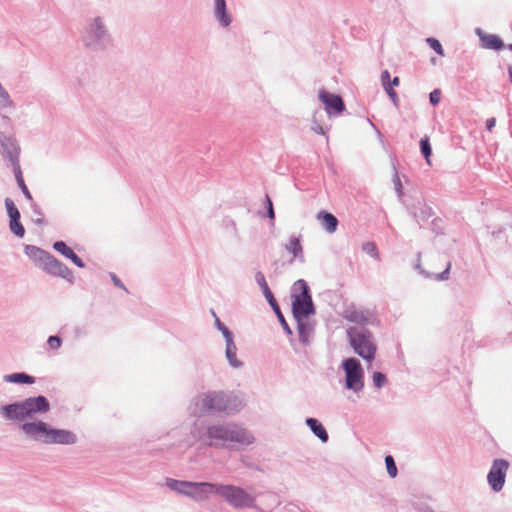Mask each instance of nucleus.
Here are the masks:
<instances>
[{
	"instance_id": "9d476101",
	"label": "nucleus",
	"mask_w": 512,
	"mask_h": 512,
	"mask_svg": "<svg viewBox=\"0 0 512 512\" xmlns=\"http://www.w3.org/2000/svg\"><path fill=\"white\" fill-rule=\"evenodd\" d=\"M0 146L1 153L4 160L8 161L13 171L16 169H20V153L21 147L17 141V139L13 136L6 135L4 133L0 134Z\"/></svg>"
},
{
	"instance_id": "a211bd4d",
	"label": "nucleus",
	"mask_w": 512,
	"mask_h": 512,
	"mask_svg": "<svg viewBox=\"0 0 512 512\" xmlns=\"http://www.w3.org/2000/svg\"><path fill=\"white\" fill-rule=\"evenodd\" d=\"M53 248L58 252L60 253L61 255H63L64 257L70 259L77 267L79 268H84L85 267V264L84 262L82 261V259H80L76 254L75 252L67 246V244L64 242V241H56L54 244H53Z\"/></svg>"
},
{
	"instance_id": "bb28decb",
	"label": "nucleus",
	"mask_w": 512,
	"mask_h": 512,
	"mask_svg": "<svg viewBox=\"0 0 512 512\" xmlns=\"http://www.w3.org/2000/svg\"><path fill=\"white\" fill-rule=\"evenodd\" d=\"M189 481L166 478L165 485L171 490L185 496Z\"/></svg>"
},
{
	"instance_id": "f03ea898",
	"label": "nucleus",
	"mask_w": 512,
	"mask_h": 512,
	"mask_svg": "<svg viewBox=\"0 0 512 512\" xmlns=\"http://www.w3.org/2000/svg\"><path fill=\"white\" fill-rule=\"evenodd\" d=\"M245 406L243 397L234 392L208 390L194 396L188 406L192 416L203 417L216 414L234 415Z\"/></svg>"
},
{
	"instance_id": "7c9ffc66",
	"label": "nucleus",
	"mask_w": 512,
	"mask_h": 512,
	"mask_svg": "<svg viewBox=\"0 0 512 512\" xmlns=\"http://www.w3.org/2000/svg\"><path fill=\"white\" fill-rule=\"evenodd\" d=\"M362 250L366 254L373 257L374 259H376L378 261L380 260V254H379L378 248L374 242H372V241L364 242L362 244Z\"/></svg>"
},
{
	"instance_id": "a19ab883",
	"label": "nucleus",
	"mask_w": 512,
	"mask_h": 512,
	"mask_svg": "<svg viewBox=\"0 0 512 512\" xmlns=\"http://www.w3.org/2000/svg\"><path fill=\"white\" fill-rule=\"evenodd\" d=\"M266 208H267V216L271 221L275 219V212L273 208V203L268 195L265 198Z\"/></svg>"
},
{
	"instance_id": "603ef678",
	"label": "nucleus",
	"mask_w": 512,
	"mask_h": 512,
	"mask_svg": "<svg viewBox=\"0 0 512 512\" xmlns=\"http://www.w3.org/2000/svg\"><path fill=\"white\" fill-rule=\"evenodd\" d=\"M418 261H417V264L415 265V269L419 270L421 273H425L422 269H421V264H420V257H421V253L419 252L418 255Z\"/></svg>"
},
{
	"instance_id": "c756f323",
	"label": "nucleus",
	"mask_w": 512,
	"mask_h": 512,
	"mask_svg": "<svg viewBox=\"0 0 512 512\" xmlns=\"http://www.w3.org/2000/svg\"><path fill=\"white\" fill-rule=\"evenodd\" d=\"M269 305L272 307L273 311L275 312V314H276V316H277V318H278V320H279L283 330L286 332V334L287 335H292L293 332H292L290 326L288 325V323L286 322V320H285V318H284V316H283V314H282V312L280 310V307H279L277 301H275V303L269 304Z\"/></svg>"
},
{
	"instance_id": "473e14b6",
	"label": "nucleus",
	"mask_w": 512,
	"mask_h": 512,
	"mask_svg": "<svg viewBox=\"0 0 512 512\" xmlns=\"http://www.w3.org/2000/svg\"><path fill=\"white\" fill-rule=\"evenodd\" d=\"M10 230L18 237L22 238L25 234V229L20 222V218L10 219Z\"/></svg>"
},
{
	"instance_id": "2f4dec72",
	"label": "nucleus",
	"mask_w": 512,
	"mask_h": 512,
	"mask_svg": "<svg viewBox=\"0 0 512 512\" xmlns=\"http://www.w3.org/2000/svg\"><path fill=\"white\" fill-rule=\"evenodd\" d=\"M420 150L423 156L425 157V160L428 164H430V156L432 154V148L430 145L429 138L427 136L423 137L420 140Z\"/></svg>"
},
{
	"instance_id": "ddd939ff",
	"label": "nucleus",
	"mask_w": 512,
	"mask_h": 512,
	"mask_svg": "<svg viewBox=\"0 0 512 512\" xmlns=\"http://www.w3.org/2000/svg\"><path fill=\"white\" fill-rule=\"evenodd\" d=\"M40 266L50 275L61 277L70 282L73 281L74 276L72 271L50 253L45 256Z\"/></svg>"
},
{
	"instance_id": "37998d69",
	"label": "nucleus",
	"mask_w": 512,
	"mask_h": 512,
	"mask_svg": "<svg viewBox=\"0 0 512 512\" xmlns=\"http://www.w3.org/2000/svg\"><path fill=\"white\" fill-rule=\"evenodd\" d=\"M450 268H451V263L449 262L447 264L446 269L443 272L435 275V279L438 280V281H445V280H447L449 278Z\"/></svg>"
},
{
	"instance_id": "5701e85b",
	"label": "nucleus",
	"mask_w": 512,
	"mask_h": 512,
	"mask_svg": "<svg viewBox=\"0 0 512 512\" xmlns=\"http://www.w3.org/2000/svg\"><path fill=\"white\" fill-rule=\"evenodd\" d=\"M225 346V357L229 365L234 369L241 368L243 366V362L237 358V346L235 342L225 343Z\"/></svg>"
},
{
	"instance_id": "49530a36",
	"label": "nucleus",
	"mask_w": 512,
	"mask_h": 512,
	"mask_svg": "<svg viewBox=\"0 0 512 512\" xmlns=\"http://www.w3.org/2000/svg\"><path fill=\"white\" fill-rule=\"evenodd\" d=\"M390 81H391L390 73L388 72V70H384L381 73V83H382V86L391 85Z\"/></svg>"
},
{
	"instance_id": "b1692460",
	"label": "nucleus",
	"mask_w": 512,
	"mask_h": 512,
	"mask_svg": "<svg viewBox=\"0 0 512 512\" xmlns=\"http://www.w3.org/2000/svg\"><path fill=\"white\" fill-rule=\"evenodd\" d=\"M3 380L7 383H16V384H33L35 383V378L30 376L24 372H17L12 374H6L3 377Z\"/></svg>"
},
{
	"instance_id": "13d9d810",
	"label": "nucleus",
	"mask_w": 512,
	"mask_h": 512,
	"mask_svg": "<svg viewBox=\"0 0 512 512\" xmlns=\"http://www.w3.org/2000/svg\"><path fill=\"white\" fill-rule=\"evenodd\" d=\"M508 48L512 51V44H510V45L508 46Z\"/></svg>"
},
{
	"instance_id": "cd10ccee",
	"label": "nucleus",
	"mask_w": 512,
	"mask_h": 512,
	"mask_svg": "<svg viewBox=\"0 0 512 512\" xmlns=\"http://www.w3.org/2000/svg\"><path fill=\"white\" fill-rule=\"evenodd\" d=\"M25 253L29 258L33 259L34 261L38 262L39 264L42 263V261L45 259V256H47V254H48V252H46L34 245H26Z\"/></svg>"
},
{
	"instance_id": "72a5a7b5",
	"label": "nucleus",
	"mask_w": 512,
	"mask_h": 512,
	"mask_svg": "<svg viewBox=\"0 0 512 512\" xmlns=\"http://www.w3.org/2000/svg\"><path fill=\"white\" fill-rule=\"evenodd\" d=\"M5 206L10 219L20 218V212L10 198L5 199Z\"/></svg>"
},
{
	"instance_id": "a18cd8bd",
	"label": "nucleus",
	"mask_w": 512,
	"mask_h": 512,
	"mask_svg": "<svg viewBox=\"0 0 512 512\" xmlns=\"http://www.w3.org/2000/svg\"><path fill=\"white\" fill-rule=\"evenodd\" d=\"M311 129L317 133V134H321V135H324L325 134V130L324 128L316 121V119L314 118L313 122H312V126H311Z\"/></svg>"
},
{
	"instance_id": "f3484780",
	"label": "nucleus",
	"mask_w": 512,
	"mask_h": 512,
	"mask_svg": "<svg viewBox=\"0 0 512 512\" xmlns=\"http://www.w3.org/2000/svg\"><path fill=\"white\" fill-rule=\"evenodd\" d=\"M476 32L480 38L481 46L483 48L496 51L504 48V43L498 35L483 33L481 29H477Z\"/></svg>"
},
{
	"instance_id": "4d7b16f0",
	"label": "nucleus",
	"mask_w": 512,
	"mask_h": 512,
	"mask_svg": "<svg viewBox=\"0 0 512 512\" xmlns=\"http://www.w3.org/2000/svg\"><path fill=\"white\" fill-rule=\"evenodd\" d=\"M508 72H509V80H510V82H512V67L511 66H509Z\"/></svg>"
},
{
	"instance_id": "f257e3e1",
	"label": "nucleus",
	"mask_w": 512,
	"mask_h": 512,
	"mask_svg": "<svg viewBox=\"0 0 512 512\" xmlns=\"http://www.w3.org/2000/svg\"><path fill=\"white\" fill-rule=\"evenodd\" d=\"M192 434L202 445L216 449H233L235 445L245 448L255 442L252 432L235 422L208 424L193 430Z\"/></svg>"
},
{
	"instance_id": "6e6d98bb",
	"label": "nucleus",
	"mask_w": 512,
	"mask_h": 512,
	"mask_svg": "<svg viewBox=\"0 0 512 512\" xmlns=\"http://www.w3.org/2000/svg\"><path fill=\"white\" fill-rule=\"evenodd\" d=\"M241 461H242V463H243L246 467H249V468H251V467H252V466L250 465V462H247V461L245 460V458H244V457L241 459Z\"/></svg>"
},
{
	"instance_id": "39448f33",
	"label": "nucleus",
	"mask_w": 512,
	"mask_h": 512,
	"mask_svg": "<svg viewBox=\"0 0 512 512\" xmlns=\"http://www.w3.org/2000/svg\"><path fill=\"white\" fill-rule=\"evenodd\" d=\"M50 408L48 399L39 395L2 405L0 415L7 421L18 422L21 425L26 422V419H33L39 414L49 412Z\"/></svg>"
},
{
	"instance_id": "09e8293b",
	"label": "nucleus",
	"mask_w": 512,
	"mask_h": 512,
	"mask_svg": "<svg viewBox=\"0 0 512 512\" xmlns=\"http://www.w3.org/2000/svg\"><path fill=\"white\" fill-rule=\"evenodd\" d=\"M213 316L215 317V326L221 332L227 328L225 324H223L220 319L217 317L216 313L212 311Z\"/></svg>"
},
{
	"instance_id": "6e6552de",
	"label": "nucleus",
	"mask_w": 512,
	"mask_h": 512,
	"mask_svg": "<svg viewBox=\"0 0 512 512\" xmlns=\"http://www.w3.org/2000/svg\"><path fill=\"white\" fill-rule=\"evenodd\" d=\"M293 291L300 292L292 295V313L295 320L307 319L310 315H314L315 306L307 282L303 279L297 280L293 284Z\"/></svg>"
},
{
	"instance_id": "6ab92c4d",
	"label": "nucleus",
	"mask_w": 512,
	"mask_h": 512,
	"mask_svg": "<svg viewBox=\"0 0 512 512\" xmlns=\"http://www.w3.org/2000/svg\"><path fill=\"white\" fill-rule=\"evenodd\" d=\"M296 322L299 341L303 345H309L314 334V326L308 321V319L296 320Z\"/></svg>"
},
{
	"instance_id": "20e7f679",
	"label": "nucleus",
	"mask_w": 512,
	"mask_h": 512,
	"mask_svg": "<svg viewBox=\"0 0 512 512\" xmlns=\"http://www.w3.org/2000/svg\"><path fill=\"white\" fill-rule=\"evenodd\" d=\"M19 430L24 434L26 439L46 445H72L77 442V436L73 432L53 428L48 423L41 420L25 422L19 425Z\"/></svg>"
},
{
	"instance_id": "4c0bfd02",
	"label": "nucleus",
	"mask_w": 512,
	"mask_h": 512,
	"mask_svg": "<svg viewBox=\"0 0 512 512\" xmlns=\"http://www.w3.org/2000/svg\"><path fill=\"white\" fill-rule=\"evenodd\" d=\"M372 379L374 386L378 389L382 388L387 380L385 374H383L382 372H374Z\"/></svg>"
},
{
	"instance_id": "3c124183",
	"label": "nucleus",
	"mask_w": 512,
	"mask_h": 512,
	"mask_svg": "<svg viewBox=\"0 0 512 512\" xmlns=\"http://www.w3.org/2000/svg\"><path fill=\"white\" fill-rule=\"evenodd\" d=\"M495 124H496V119L495 118H489L486 120V128L488 131H491L494 127H495Z\"/></svg>"
},
{
	"instance_id": "423d86ee",
	"label": "nucleus",
	"mask_w": 512,
	"mask_h": 512,
	"mask_svg": "<svg viewBox=\"0 0 512 512\" xmlns=\"http://www.w3.org/2000/svg\"><path fill=\"white\" fill-rule=\"evenodd\" d=\"M215 494L233 509L255 508L256 497L241 486L215 483Z\"/></svg>"
},
{
	"instance_id": "393cba45",
	"label": "nucleus",
	"mask_w": 512,
	"mask_h": 512,
	"mask_svg": "<svg viewBox=\"0 0 512 512\" xmlns=\"http://www.w3.org/2000/svg\"><path fill=\"white\" fill-rule=\"evenodd\" d=\"M255 281L261 288L262 293H263L264 297L266 298V300L268 301V303L269 304L275 303L276 299L266 282L264 274L261 271L256 272Z\"/></svg>"
},
{
	"instance_id": "f704fd0d",
	"label": "nucleus",
	"mask_w": 512,
	"mask_h": 512,
	"mask_svg": "<svg viewBox=\"0 0 512 512\" xmlns=\"http://www.w3.org/2000/svg\"><path fill=\"white\" fill-rule=\"evenodd\" d=\"M385 464H386V469H387L388 475L391 478L396 477V475H397V467H396L395 461H394V459H393V457L391 455H387L385 457Z\"/></svg>"
},
{
	"instance_id": "aec40b11",
	"label": "nucleus",
	"mask_w": 512,
	"mask_h": 512,
	"mask_svg": "<svg viewBox=\"0 0 512 512\" xmlns=\"http://www.w3.org/2000/svg\"><path fill=\"white\" fill-rule=\"evenodd\" d=\"M321 226L330 234L334 233L338 226V219L327 211H320L316 216Z\"/></svg>"
},
{
	"instance_id": "58836bf2",
	"label": "nucleus",
	"mask_w": 512,
	"mask_h": 512,
	"mask_svg": "<svg viewBox=\"0 0 512 512\" xmlns=\"http://www.w3.org/2000/svg\"><path fill=\"white\" fill-rule=\"evenodd\" d=\"M47 344L49 345V347L51 349L57 350L60 348V346L62 344V340L59 336H50L47 339Z\"/></svg>"
},
{
	"instance_id": "1a4fd4ad",
	"label": "nucleus",
	"mask_w": 512,
	"mask_h": 512,
	"mask_svg": "<svg viewBox=\"0 0 512 512\" xmlns=\"http://www.w3.org/2000/svg\"><path fill=\"white\" fill-rule=\"evenodd\" d=\"M347 389L360 392L364 387V372L361 363L356 358H348L343 362Z\"/></svg>"
},
{
	"instance_id": "5fc2aeb1",
	"label": "nucleus",
	"mask_w": 512,
	"mask_h": 512,
	"mask_svg": "<svg viewBox=\"0 0 512 512\" xmlns=\"http://www.w3.org/2000/svg\"><path fill=\"white\" fill-rule=\"evenodd\" d=\"M385 92L389 96V93L396 92L391 85H385L383 86Z\"/></svg>"
},
{
	"instance_id": "412c9836",
	"label": "nucleus",
	"mask_w": 512,
	"mask_h": 512,
	"mask_svg": "<svg viewBox=\"0 0 512 512\" xmlns=\"http://www.w3.org/2000/svg\"><path fill=\"white\" fill-rule=\"evenodd\" d=\"M305 423L321 442L326 443L329 440L328 432L316 418H306Z\"/></svg>"
},
{
	"instance_id": "2eb2a0df",
	"label": "nucleus",
	"mask_w": 512,
	"mask_h": 512,
	"mask_svg": "<svg viewBox=\"0 0 512 512\" xmlns=\"http://www.w3.org/2000/svg\"><path fill=\"white\" fill-rule=\"evenodd\" d=\"M213 15L222 28H228L233 21L232 15L228 12L226 0H214Z\"/></svg>"
},
{
	"instance_id": "79ce46f5",
	"label": "nucleus",
	"mask_w": 512,
	"mask_h": 512,
	"mask_svg": "<svg viewBox=\"0 0 512 512\" xmlns=\"http://www.w3.org/2000/svg\"><path fill=\"white\" fill-rule=\"evenodd\" d=\"M441 100V91L439 89H434L430 94H429V101L430 103L435 106L437 105Z\"/></svg>"
},
{
	"instance_id": "f8f14e48",
	"label": "nucleus",
	"mask_w": 512,
	"mask_h": 512,
	"mask_svg": "<svg viewBox=\"0 0 512 512\" xmlns=\"http://www.w3.org/2000/svg\"><path fill=\"white\" fill-rule=\"evenodd\" d=\"M215 494V483L189 481L185 497L195 502H205Z\"/></svg>"
},
{
	"instance_id": "c03bdc74",
	"label": "nucleus",
	"mask_w": 512,
	"mask_h": 512,
	"mask_svg": "<svg viewBox=\"0 0 512 512\" xmlns=\"http://www.w3.org/2000/svg\"><path fill=\"white\" fill-rule=\"evenodd\" d=\"M110 277H111V280L113 281L114 285L125 290L126 292H128V290L126 289L125 285L123 284V282L116 276L115 273H110Z\"/></svg>"
},
{
	"instance_id": "e433bc0d",
	"label": "nucleus",
	"mask_w": 512,
	"mask_h": 512,
	"mask_svg": "<svg viewBox=\"0 0 512 512\" xmlns=\"http://www.w3.org/2000/svg\"><path fill=\"white\" fill-rule=\"evenodd\" d=\"M426 42L429 44V46L440 56H444V50H443V47L441 45V43L433 38V37H429L426 39Z\"/></svg>"
},
{
	"instance_id": "9b49d317",
	"label": "nucleus",
	"mask_w": 512,
	"mask_h": 512,
	"mask_svg": "<svg viewBox=\"0 0 512 512\" xmlns=\"http://www.w3.org/2000/svg\"><path fill=\"white\" fill-rule=\"evenodd\" d=\"M509 469V462L505 459H495L487 475V481L494 492L502 490Z\"/></svg>"
},
{
	"instance_id": "de8ad7c7",
	"label": "nucleus",
	"mask_w": 512,
	"mask_h": 512,
	"mask_svg": "<svg viewBox=\"0 0 512 512\" xmlns=\"http://www.w3.org/2000/svg\"><path fill=\"white\" fill-rule=\"evenodd\" d=\"M221 333L224 337L225 343L234 341L233 333L228 329V327L225 330L221 331Z\"/></svg>"
},
{
	"instance_id": "0eeeda50",
	"label": "nucleus",
	"mask_w": 512,
	"mask_h": 512,
	"mask_svg": "<svg viewBox=\"0 0 512 512\" xmlns=\"http://www.w3.org/2000/svg\"><path fill=\"white\" fill-rule=\"evenodd\" d=\"M346 332L355 353L367 361H372L377 350L373 334L365 327H349Z\"/></svg>"
},
{
	"instance_id": "c85d7f7f",
	"label": "nucleus",
	"mask_w": 512,
	"mask_h": 512,
	"mask_svg": "<svg viewBox=\"0 0 512 512\" xmlns=\"http://www.w3.org/2000/svg\"><path fill=\"white\" fill-rule=\"evenodd\" d=\"M14 172V176H15V179H16V182L19 186V188L21 189V191L23 192V194L25 195V197L33 202V198H32V195L29 191V189L27 188L26 184H25V181L23 179V174H22V170L21 168L20 169H16L13 171Z\"/></svg>"
},
{
	"instance_id": "8fccbe9b",
	"label": "nucleus",
	"mask_w": 512,
	"mask_h": 512,
	"mask_svg": "<svg viewBox=\"0 0 512 512\" xmlns=\"http://www.w3.org/2000/svg\"><path fill=\"white\" fill-rule=\"evenodd\" d=\"M389 98L396 107L399 106V97L396 92L389 93Z\"/></svg>"
},
{
	"instance_id": "c9c22d12",
	"label": "nucleus",
	"mask_w": 512,
	"mask_h": 512,
	"mask_svg": "<svg viewBox=\"0 0 512 512\" xmlns=\"http://www.w3.org/2000/svg\"><path fill=\"white\" fill-rule=\"evenodd\" d=\"M31 208H32L33 215H34L33 222L37 225L43 224L44 218H43V213H42L40 207L32 202Z\"/></svg>"
},
{
	"instance_id": "dca6fc26",
	"label": "nucleus",
	"mask_w": 512,
	"mask_h": 512,
	"mask_svg": "<svg viewBox=\"0 0 512 512\" xmlns=\"http://www.w3.org/2000/svg\"><path fill=\"white\" fill-rule=\"evenodd\" d=\"M346 318L357 324L355 327H365V325L375 324L376 317L369 310H354Z\"/></svg>"
},
{
	"instance_id": "864d4df0",
	"label": "nucleus",
	"mask_w": 512,
	"mask_h": 512,
	"mask_svg": "<svg viewBox=\"0 0 512 512\" xmlns=\"http://www.w3.org/2000/svg\"><path fill=\"white\" fill-rule=\"evenodd\" d=\"M399 83H400V79H399V77H397V76H396V77H394V78L390 81V84H391V86H392V87H396V86H398V85H399Z\"/></svg>"
},
{
	"instance_id": "4be33fe9",
	"label": "nucleus",
	"mask_w": 512,
	"mask_h": 512,
	"mask_svg": "<svg viewBox=\"0 0 512 512\" xmlns=\"http://www.w3.org/2000/svg\"><path fill=\"white\" fill-rule=\"evenodd\" d=\"M410 213L418 223L427 221L433 214L431 207L421 202L412 207Z\"/></svg>"
},
{
	"instance_id": "4468645a",
	"label": "nucleus",
	"mask_w": 512,
	"mask_h": 512,
	"mask_svg": "<svg viewBox=\"0 0 512 512\" xmlns=\"http://www.w3.org/2000/svg\"><path fill=\"white\" fill-rule=\"evenodd\" d=\"M319 100L325 105V110L329 116L339 115L345 110V104L339 95L327 92L325 89L319 90Z\"/></svg>"
},
{
	"instance_id": "7ed1b4c3",
	"label": "nucleus",
	"mask_w": 512,
	"mask_h": 512,
	"mask_svg": "<svg viewBox=\"0 0 512 512\" xmlns=\"http://www.w3.org/2000/svg\"><path fill=\"white\" fill-rule=\"evenodd\" d=\"M83 47L91 53H102L114 46V39L103 16L87 19L80 36Z\"/></svg>"
},
{
	"instance_id": "a878e982",
	"label": "nucleus",
	"mask_w": 512,
	"mask_h": 512,
	"mask_svg": "<svg viewBox=\"0 0 512 512\" xmlns=\"http://www.w3.org/2000/svg\"><path fill=\"white\" fill-rule=\"evenodd\" d=\"M285 249L292 253L294 258L303 257V248L300 242V237L292 235L289 242L285 245Z\"/></svg>"
},
{
	"instance_id": "ea45409f",
	"label": "nucleus",
	"mask_w": 512,
	"mask_h": 512,
	"mask_svg": "<svg viewBox=\"0 0 512 512\" xmlns=\"http://www.w3.org/2000/svg\"><path fill=\"white\" fill-rule=\"evenodd\" d=\"M393 183H394V186H395L396 193L398 194L399 197H401L402 194H403V192H402V184H401V180L399 178L398 172H397V170L395 168H394Z\"/></svg>"
}]
</instances>
